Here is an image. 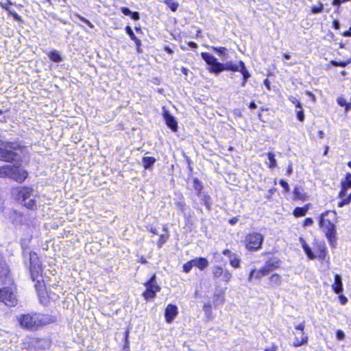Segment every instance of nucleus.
Wrapping results in <instances>:
<instances>
[{
	"mask_svg": "<svg viewBox=\"0 0 351 351\" xmlns=\"http://www.w3.org/2000/svg\"><path fill=\"white\" fill-rule=\"evenodd\" d=\"M18 320L21 327L36 330L40 327L49 324L54 322L53 317L47 314L41 313H28L19 317Z\"/></svg>",
	"mask_w": 351,
	"mask_h": 351,
	"instance_id": "nucleus-1",
	"label": "nucleus"
},
{
	"mask_svg": "<svg viewBox=\"0 0 351 351\" xmlns=\"http://www.w3.org/2000/svg\"><path fill=\"white\" fill-rule=\"evenodd\" d=\"M335 215V212L328 210L322 213L319 218V226L324 230L326 238L332 246H335L336 243V230L332 222Z\"/></svg>",
	"mask_w": 351,
	"mask_h": 351,
	"instance_id": "nucleus-2",
	"label": "nucleus"
},
{
	"mask_svg": "<svg viewBox=\"0 0 351 351\" xmlns=\"http://www.w3.org/2000/svg\"><path fill=\"white\" fill-rule=\"evenodd\" d=\"M29 259H30V273L31 276L33 281L36 280V283L35 284V287L38 291V295L40 297L43 293V290L41 287H43V281L40 280L38 277L42 274V268H41V263L39 258L37 256V254L34 252H31L29 254Z\"/></svg>",
	"mask_w": 351,
	"mask_h": 351,
	"instance_id": "nucleus-3",
	"label": "nucleus"
},
{
	"mask_svg": "<svg viewBox=\"0 0 351 351\" xmlns=\"http://www.w3.org/2000/svg\"><path fill=\"white\" fill-rule=\"evenodd\" d=\"M19 149V145L0 140V159L8 162L15 160L18 154L16 151Z\"/></svg>",
	"mask_w": 351,
	"mask_h": 351,
	"instance_id": "nucleus-4",
	"label": "nucleus"
},
{
	"mask_svg": "<svg viewBox=\"0 0 351 351\" xmlns=\"http://www.w3.org/2000/svg\"><path fill=\"white\" fill-rule=\"evenodd\" d=\"M339 197L342 199L338 203L339 207L348 204L351 202V174L346 176L344 181L341 182V190Z\"/></svg>",
	"mask_w": 351,
	"mask_h": 351,
	"instance_id": "nucleus-5",
	"label": "nucleus"
},
{
	"mask_svg": "<svg viewBox=\"0 0 351 351\" xmlns=\"http://www.w3.org/2000/svg\"><path fill=\"white\" fill-rule=\"evenodd\" d=\"M263 241V236L258 232H253L246 236V247L250 250H256L261 248Z\"/></svg>",
	"mask_w": 351,
	"mask_h": 351,
	"instance_id": "nucleus-6",
	"label": "nucleus"
},
{
	"mask_svg": "<svg viewBox=\"0 0 351 351\" xmlns=\"http://www.w3.org/2000/svg\"><path fill=\"white\" fill-rule=\"evenodd\" d=\"M201 56L202 59L209 66L208 71L210 73L217 75L220 73V68H221V63L219 62L214 56L210 54L209 53L203 52L201 53Z\"/></svg>",
	"mask_w": 351,
	"mask_h": 351,
	"instance_id": "nucleus-7",
	"label": "nucleus"
},
{
	"mask_svg": "<svg viewBox=\"0 0 351 351\" xmlns=\"http://www.w3.org/2000/svg\"><path fill=\"white\" fill-rule=\"evenodd\" d=\"M156 275L152 276L149 281L145 285L146 291L143 293V296L146 300L154 298L156 293L160 290V286L155 282Z\"/></svg>",
	"mask_w": 351,
	"mask_h": 351,
	"instance_id": "nucleus-8",
	"label": "nucleus"
},
{
	"mask_svg": "<svg viewBox=\"0 0 351 351\" xmlns=\"http://www.w3.org/2000/svg\"><path fill=\"white\" fill-rule=\"evenodd\" d=\"M0 301L10 306H14L17 302L14 293L8 288L0 289Z\"/></svg>",
	"mask_w": 351,
	"mask_h": 351,
	"instance_id": "nucleus-9",
	"label": "nucleus"
},
{
	"mask_svg": "<svg viewBox=\"0 0 351 351\" xmlns=\"http://www.w3.org/2000/svg\"><path fill=\"white\" fill-rule=\"evenodd\" d=\"M11 178L15 180L18 182H23L27 177V172L25 169L19 167L12 165Z\"/></svg>",
	"mask_w": 351,
	"mask_h": 351,
	"instance_id": "nucleus-10",
	"label": "nucleus"
},
{
	"mask_svg": "<svg viewBox=\"0 0 351 351\" xmlns=\"http://www.w3.org/2000/svg\"><path fill=\"white\" fill-rule=\"evenodd\" d=\"M269 273V269L268 267H262L260 269H252L249 275L248 280L252 282L254 280H259L264 276L267 275Z\"/></svg>",
	"mask_w": 351,
	"mask_h": 351,
	"instance_id": "nucleus-11",
	"label": "nucleus"
},
{
	"mask_svg": "<svg viewBox=\"0 0 351 351\" xmlns=\"http://www.w3.org/2000/svg\"><path fill=\"white\" fill-rule=\"evenodd\" d=\"M178 311L176 306L168 304L165 308V317L167 323H171L178 315Z\"/></svg>",
	"mask_w": 351,
	"mask_h": 351,
	"instance_id": "nucleus-12",
	"label": "nucleus"
},
{
	"mask_svg": "<svg viewBox=\"0 0 351 351\" xmlns=\"http://www.w3.org/2000/svg\"><path fill=\"white\" fill-rule=\"evenodd\" d=\"M163 117L168 127L170 128L173 132H176L178 130V123L175 117H173L169 113V112L165 108H163Z\"/></svg>",
	"mask_w": 351,
	"mask_h": 351,
	"instance_id": "nucleus-13",
	"label": "nucleus"
},
{
	"mask_svg": "<svg viewBox=\"0 0 351 351\" xmlns=\"http://www.w3.org/2000/svg\"><path fill=\"white\" fill-rule=\"evenodd\" d=\"M241 61H239L237 62H233L232 61L226 62L224 64L221 63V68H220V73L223 71H240L241 69V64H240Z\"/></svg>",
	"mask_w": 351,
	"mask_h": 351,
	"instance_id": "nucleus-14",
	"label": "nucleus"
},
{
	"mask_svg": "<svg viewBox=\"0 0 351 351\" xmlns=\"http://www.w3.org/2000/svg\"><path fill=\"white\" fill-rule=\"evenodd\" d=\"M33 191L34 190L32 188H21L18 192V199L21 201V203L25 200H27L32 196Z\"/></svg>",
	"mask_w": 351,
	"mask_h": 351,
	"instance_id": "nucleus-15",
	"label": "nucleus"
},
{
	"mask_svg": "<svg viewBox=\"0 0 351 351\" xmlns=\"http://www.w3.org/2000/svg\"><path fill=\"white\" fill-rule=\"evenodd\" d=\"M314 253L316 255V258L324 259L326 254V247L325 244L323 242L315 243Z\"/></svg>",
	"mask_w": 351,
	"mask_h": 351,
	"instance_id": "nucleus-16",
	"label": "nucleus"
},
{
	"mask_svg": "<svg viewBox=\"0 0 351 351\" xmlns=\"http://www.w3.org/2000/svg\"><path fill=\"white\" fill-rule=\"evenodd\" d=\"M299 241L307 257L311 260L315 259L316 258V255L314 253V251H313L310 246L306 243L303 237H300Z\"/></svg>",
	"mask_w": 351,
	"mask_h": 351,
	"instance_id": "nucleus-17",
	"label": "nucleus"
},
{
	"mask_svg": "<svg viewBox=\"0 0 351 351\" xmlns=\"http://www.w3.org/2000/svg\"><path fill=\"white\" fill-rule=\"evenodd\" d=\"M192 263H193V266L199 269L200 270H204L208 266V261L206 258L199 257L195 258L192 260Z\"/></svg>",
	"mask_w": 351,
	"mask_h": 351,
	"instance_id": "nucleus-18",
	"label": "nucleus"
},
{
	"mask_svg": "<svg viewBox=\"0 0 351 351\" xmlns=\"http://www.w3.org/2000/svg\"><path fill=\"white\" fill-rule=\"evenodd\" d=\"M308 337L304 335V332H300L296 335L295 341L293 342V346L298 347L307 343Z\"/></svg>",
	"mask_w": 351,
	"mask_h": 351,
	"instance_id": "nucleus-19",
	"label": "nucleus"
},
{
	"mask_svg": "<svg viewBox=\"0 0 351 351\" xmlns=\"http://www.w3.org/2000/svg\"><path fill=\"white\" fill-rule=\"evenodd\" d=\"M332 289L333 291L337 294L340 293L343 290L341 278L338 274L335 276V282L332 285Z\"/></svg>",
	"mask_w": 351,
	"mask_h": 351,
	"instance_id": "nucleus-20",
	"label": "nucleus"
},
{
	"mask_svg": "<svg viewBox=\"0 0 351 351\" xmlns=\"http://www.w3.org/2000/svg\"><path fill=\"white\" fill-rule=\"evenodd\" d=\"M293 195L295 199L306 201L308 198L306 194L304 192V190L300 187H295L294 189Z\"/></svg>",
	"mask_w": 351,
	"mask_h": 351,
	"instance_id": "nucleus-21",
	"label": "nucleus"
},
{
	"mask_svg": "<svg viewBox=\"0 0 351 351\" xmlns=\"http://www.w3.org/2000/svg\"><path fill=\"white\" fill-rule=\"evenodd\" d=\"M240 64H241V69L239 71L243 75V82L241 83V86L244 87L245 86V84L247 82V80L250 77V74L247 70L245 65L243 62H241Z\"/></svg>",
	"mask_w": 351,
	"mask_h": 351,
	"instance_id": "nucleus-22",
	"label": "nucleus"
},
{
	"mask_svg": "<svg viewBox=\"0 0 351 351\" xmlns=\"http://www.w3.org/2000/svg\"><path fill=\"white\" fill-rule=\"evenodd\" d=\"M309 208V204L306 205L304 207H297L293 210V215L296 217L304 216Z\"/></svg>",
	"mask_w": 351,
	"mask_h": 351,
	"instance_id": "nucleus-23",
	"label": "nucleus"
},
{
	"mask_svg": "<svg viewBox=\"0 0 351 351\" xmlns=\"http://www.w3.org/2000/svg\"><path fill=\"white\" fill-rule=\"evenodd\" d=\"M48 57L55 62H60L62 60L61 54L56 50L49 51L48 53Z\"/></svg>",
	"mask_w": 351,
	"mask_h": 351,
	"instance_id": "nucleus-24",
	"label": "nucleus"
},
{
	"mask_svg": "<svg viewBox=\"0 0 351 351\" xmlns=\"http://www.w3.org/2000/svg\"><path fill=\"white\" fill-rule=\"evenodd\" d=\"M12 165H8L0 167V177H10L12 175Z\"/></svg>",
	"mask_w": 351,
	"mask_h": 351,
	"instance_id": "nucleus-25",
	"label": "nucleus"
},
{
	"mask_svg": "<svg viewBox=\"0 0 351 351\" xmlns=\"http://www.w3.org/2000/svg\"><path fill=\"white\" fill-rule=\"evenodd\" d=\"M229 259L230 264L232 267L239 268L240 267L241 259L237 254H233L232 255L230 256Z\"/></svg>",
	"mask_w": 351,
	"mask_h": 351,
	"instance_id": "nucleus-26",
	"label": "nucleus"
},
{
	"mask_svg": "<svg viewBox=\"0 0 351 351\" xmlns=\"http://www.w3.org/2000/svg\"><path fill=\"white\" fill-rule=\"evenodd\" d=\"M21 204L27 208L35 209L37 207V202L34 198H29L27 200L24 201Z\"/></svg>",
	"mask_w": 351,
	"mask_h": 351,
	"instance_id": "nucleus-27",
	"label": "nucleus"
},
{
	"mask_svg": "<svg viewBox=\"0 0 351 351\" xmlns=\"http://www.w3.org/2000/svg\"><path fill=\"white\" fill-rule=\"evenodd\" d=\"M156 159L154 157L145 156L143 158V165L145 169H149L154 162Z\"/></svg>",
	"mask_w": 351,
	"mask_h": 351,
	"instance_id": "nucleus-28",
	"label": "nucleus"
},
{
	"mask_svg": "<svg viewBox=\"0 0 351 351\" xmlns=\"http://www.w3.org/2000/svg\"><path fill=\"white\" fill-rule=\"evenodd\" d=\"M225 269H223L221 266H215L213 267V277L216 279L219 278L222 274L223 271H224Z\"/></svg>",
	"mask_w": 351,
	"mask_h": 351,
	"instance_id": "nucleus-29",
	"label": "nucleus"
},
{
	"mask_svg": "<svg viewBox=\"0 0 351 351\" xmlns=\"http://www.w3.org/2000/svg\"><path fill=\"white\" fill-rule=\"evenodd\" d=\"M211 49L217 53L219 56H222V60H225L227 58L226 54V48L225 47H211Z\"/></svg>",
	"mask_w": 351,
	"mask_h": 351,
	"instance_id": "nucleus-30",
	"label": "nucleus"
},
{
	"mask_svg": "<svg viewBox=\"0 0 351 351\" xmlns=\"http://www.w3.org/2000/svg\"><path fill=\"white\" fill-rule=\"evenodd\" d=\"M221 277V280L223 282H224L225 283L228 284L231 280V279L232 278V274L228 269H225L224 271H223V274Z\"/></svg>",
	"mask_w": 351,
	"mask_h": 351,
	"instance_id": "nucleus-31",
	"label": "nucleus"
},
{
	"mask_svg": "<svg viewBox=\"0 0 351 351\" xmlns=\"http://www.w3.org/2000/svg\"><path fill=\"white\" fill-rule=\"evenodd\" d=\"M280 267V261L278 260H273L270 261L265 267H268L269 269V272L272 270L277 269Z\"/></svg>",
	"mask_w": 351,
	"mask_h": 351,
	"instance_id": "nucleus-32",
	"label": "nucleus"
},
{
	"mask_svg": "<svg viewBox=\"0 0 351 351\" xmlns=\"http://www.w3.org/2000/svg\"><path fill=\"white\" fill-rule=\"evenodd\" d=\"M165 3L173 12L176 11L179 6L178 2L174 0H165Z\"/></svg>",
	"mask_w": 351,
	"mask_h": 351,
	"instance_id": "nucleus-33",
	"label": "nucleus"
},
{
	"mask_svg": "<svg viewBox=\"0 0 351 351\" xmlns=\"http://www.w3.org/2000/svg\"><path fill=\"white\" fill-rule=\"evenodd\" d=\"M274 157L275 156L273 153L269 152L267 154V158L269 160L268 167L270 169H273L276 166V160Z\"/></svg>",
	"mask_w": 351,
	"mask_h": 351,
	"instance_id": "nucleus-34",
	"label": "nucleus"
},
{
	"mask_svg": "<svg viewBox=\"0 0 351 351\" xmlns=\"http://www.w3.org/2000/svg\"><path fill=\"white\" fill-rule=\"evenodd\" d=\"M269 280L271 284L280 285L281 282V276L277 274H275L271 276Z\"/></svg>",
	"mask_w": 351,
	"mask_h": 351,
	"instance_id": "nucleus-35",
	"label": "nucleus"
},
{
	"mask_svg": "<svg viewBox=\"0 0 351 351\" xmlns=\"http://www.w3.org/2000/svg\"><path fill=\"white\" fill-rule=\"evenodd\" d=\"M204 310L205 311V314L207 317L209 319L212 318V312H211V304L209 303L205 304L204 305Z\"/></svg>",
	"mask_w": 351,
	"mask_h": 351,
	"instance_id": "nucleus-36",
	"label": "nucleus"
},
{
	"mask_svg": "<svg viewBox=\"0 0 351 351\" xmlns=\"http://www.w3.org/2000/svg\"><path fill=\"white\" fill-rule=\"evenodd\" d=\"M193 263H192V260L190 261H188L183 265V271L185 273H189L191 269L193 268Z\"/></svg>",
	"mask_w": 351,
	"mask_h": 351,
	"instance_id": "nucleus-37",
	"label": "nucleus"
},
{
	"mask_svg": "<svg viewBox=\"0 0 351 351\" xmlns=\"http://www.w3.org/2000/svg\"><path fill=\"white\" fill-rule=\"evenodd\" d=\"M323 10V5L319 3L318 5L313 6L311 8V12L313 14H317L322 12Z\"/></svg>",
	"mask_w": 351,
	"mask_h": 351,
	"instance_id": "nucleus-38",
	"label": "nucleus"
},
{
	"mask_svg": "<svg viewBox=\"0 0 351 351\" xmlns=\"http://www.w3.org/2000/svg\"><path fill=\"white\" fill-rule=\"evenodd\" d=\"M12 4V3L10 0H7V1L5 3L0 2V5L2 7V8L7 10L8 12H10V11H11V10L10 9V5Z\"/></svg>",
	"mask_w": 351,
	"mask_h": 351,
	"instance_id": "nucleus-39",
	"label": "nucleus"
},
{
	"mask_svg": "<svg viewBox=\"0 0 351 351\" xmlns=\"http://www.w3.org/2000/svg\"><path fill=\"white\" fill-rule=\"evenodd\" d=\"M125 31L132 40H136V38L137 37L134 35L132 28L130 26L126 27Z\"/></svg>",
	"mask_w": 351,
	"mask_h": 351,
	"instance_id": "nucleus-40",
	"label": "nucleus"
},
{
	"mask_svg": "<svg viewBox=\"0 0 351 351\" xmlns=\"http://www.w3.org/2000/svg\"><path fill=\"white\" fill-rule=\"evenodd\" d=\"M193 183H194L193 187L195 189V191L199 192L202 189V185H201L200 182L198 181V180L197 178H195L193 180Z\"/></svg>",
	"mask_w": 351,
	"mask_h": 351,
	"instance_id": "nucleus-41",
	"label": "nucleus"
},
{
	"mask_svg": "<svg viewBox=\"0 0 351 351\" xmlns=\"http://www.w3.org/2000/svg\"><path fill=\"white\" fill-rule=\"evenodd\" d=\"M296 113H297V117L298 119L300 121H303L304 119V112H303V110L302 109H300L298 110H296Z\"/></svg>",
	"mask_w": 351,
	"mask_h": 351,
	"instance_id": "nucleus-42",
	"label": "nucleus"
},
{
	"mask_svg": "<svg viewBox=\"0 0 351 351\" xmlns=\"http://www.w3.org/2000/svg\"><path fill=\"white\" fill-rule=\"evenodd\" d=\"M313 223V220L311 218H306L304 221L303 226L304 227L311 226Z\"/></svg>",
	"mask_w": 351,
	"mask_h": 351,
	"instance_id": "nucleus-43",
	"label": "nucleus"
},
{
	"mask_svg": "<svg viewBox=\"0 0 351 351\" xmlns=\"http://www.w3.org/2000/svg\"><path fill=\"white\" fill-rule=\"evenodd\" d=\"M336 335H337V338L338 339H339V340H343L344 339V337H345L344 332L342 330H338L337 331Z\"/></svg>",
	"mask_w": 351,
	"mask_h": 351,
	"instance_id": "nucleus-44",
	"label": "nucleus"
},
{
	"mask_svg": "<svg viewBox=\"0 0 351 351\" xmlns=\"http://www.w3.org/2000/svg\"><path fill=\"white\" fill-rule=\"evenodd\" d=\"M9 13L14 17V19L16 21H21V17L17 13H16L15 12H14L12 10L10 11Z\"/></svg>",
	"mask_w": 351,
	"mask_h": 351,
	"instance_id": "nucleus-45",
	"label": "nucleus"
},
{
	"mask_svg": "<svg viewBox=\"0 0 351 351\" xmlns=\"http://www.w3.org/2000/svg\"><path fill=\"white\" fill-rule=\"evenodd\" d=\"M337 102H338V104H339L341 106H346V107L348 106L347 101H346V100L345 99H343V98H341V97L339 98V99H337Z\"/></svg>",
	"mask_w": 351,
	"mask_h": 351,
	"instance_id": "nucleus-46",
	"label": "nucleus"
},
{
	"mask_svg": "<svg viewBox=\"0 0 351 351\" xmlns=\"http://www.w3.org/2000/svg\"><path fill=\"white\" fill-rule=\"evenodd\" d=\"M167 237L165 235H161L160 239L158 242V245L159 247H161L162 245L166 241Z\"/></svg>",
	"mask_w": 351,
	"mask_h": 351,
	"instance_id": "nucleus-47",
	"label": "nucleus"
},
{
	"mask_svg": "<svg viewBox=\"0 0 351 351\" xmlns=\"http://www.w3.org/2000/svg\"><path fill=\"white\" fill-rule=\"evenodd\" d=\"M280 185L285 189L286 191H289V184L287 182H285V180H280Z\"/></svg>",
	"mask_w": 351,
	"mask_h": 351,
	"instance_id": "nucleus-48",
	"label": "nucleus"
},
{
	"mask_svg": "<svg viewBox=\"0 0 351 351\" xmlns=\"http://www.w3.org/2000/svg\"><path fill=\"white\" fill-rule=\"evenodd\" d=\"M304 327H305L304 323L302 322V323H300V324L296 325L295 326V328L296 330H300L301 332H303Z\"/></svg>",
	"mask_w": 351,
	"mask_h": 351,
	"instance_id": "nucleus-49",
	"label": "nucleus"
},
{
	"mask_svg": "<svg viewBox=\"0 0 351 351\" xmlns=\"http://www.w3.org/2000/svg\"><path fill=\"white\" fill-rule=\"evenodd\" d=\"M332 64L334 66H342V67H344V66H346L348 64V63L346 62H335V61H332Z\"/></svg>",
	"mask_w": 351,
	"mask_h": 351,
	"instance_id": "nucleus-50",
	"label": "nucleus"
},
{
	"mask_svg": "<svg viewBox=\"0 0 351 351\" xmlns=\"http://www.w3.org/2000/svg\"><path fill=\"white\" fill-rule=\"evenodd\" d=\"M339 301L341 302V304L344 305L347 303L348 302V299L346 297L341 295L339 296Z\"/></svg>",
	"mask_w": 351,
	"mask_h": 351,
	"instance_id": "nucleus-51",
	"label": "nucleus"
},
{
	"mask_svg": "<svg viewBox=\"0 0 351 351\" xmlns=\"http://www.w3.org/2000/svg\"><path fill=\"white\" fill-rule=\"evenodd\" d=\"M121 12L123 14L125 15H127V16H130L131 14H132V11H130L128 8H121Z\"/></svg>",
	"mask_w": 351,
	"mask_h": 351,
	"instance_id": "nucleus-52",
	"label": "nucleus"
},
{
	"mask_svg": "<svg viewBox=\"0 0 351 351\" xmlns=\"http://www.w3.org/2000/svg\"><path fill=\"white\" fill-rule=\"evenodd\" d=\"M278 348L277 346L275 345L269 346L267 348H265V351H277Z\"/></svg>",
	"mask_w": 351,
	"mask_h": 351,
	"instance_id": "nucleus-53",
	"label": "nucleus"
},
{
	"mask_svg": "<svg viewBox=\"0 0 351 351\" xmlns=\"http://www.w3.org/2000/svg\"><path fill=\"white\" fill-rule=\"evenodd\" d=\"M130 16H131L132 19L135 21H137L139 19V14L136 12H132V14Z\"/></svg>",
	"mask_w": 351,
	"mask_h": 351,
	"instance_id": "nucleus-54",
	"label": "nucleus"
},
{
	"mask_svg": "<svg viewBox=\"0 0 351 351\" xmlns=\"http://www.w3.org/2000/svg\"><path fill=\"white\" fill-rule=\"evenodd\" d=\"M80 19L84 23H86L90 27L93 28V25L89 21H88L84 17H80Z\"/></svg>",
	"mask_w": 351,
	"mask_h": 351,
	"instance_id": "nucleus-55",
	"label": "nucleus"
},
{
	"mask_svg": "<svg viewBox=\"0 0 351 351\" xmlns=\"http://www.w3.org/2000/svg\"><path fill=\"white\" fill-rule=\"evenodd\" d=\"M234 253H232L229 250H224L223 251V254H224L225 256H228V258L230 257L231 255H232Z\"/></svg>",
	"mask_w": 351,
	"mask_h": 351,
	"instance_id": "nucleus-56",
	"label": "nucleus"
},
{
	"mask_svg": "<svg viewBox=\"0 0 351 351\" xmlns=\"http://www.w3.org/2000/svg\"><path fill=\"white\" fill-rule=\"evenodd\" d=\"M289 101H290L292 104H293L294 105H295V104L299 101H298L295 97H292V96H291V97H290L289 98Z\"/></svg>",
	"mask_w": 351,
	"mask_h": 351,
	"instance_id": "nucleus-57",
	"label": "nucleus"
},
{
	"mask_svg": "<svg viewBox=\"0 0 351 351\" xmlns=\"http://www.w3.org/2000/svg\"><path fill=\"white\" fill-rule=\"evenodd\" d=\"M264 84L265 85V86L267 87V88L268 90H270L271 89V87H270V82L269 81L267 80V79H265L264 80Z\"/></svg>",
	"mask_w": 351,
	"mask_h": 351,
	"instance_id": "nucleus-58",
	"label": "nucleus"
},
{
	"mask_svg": "<svg viewBox=\"0 0 351 351\" xmlns=\"http://www.w3.org/2000/svg\"><path fill=\"white\" fill-rule=\"evenodd\" d=\"M343 36L346 37L351 36V27L348 31L343 32Z\"/></svg>",
	"mask_w": 351,
	"mask_h": 351,
	"instance_id": "nucleus-59",
	"label": "nucleus"
},
{
	"mask_svg": "<svg viewBox=\"0 0 351 351\" xmlns=\"http://www.w3.org/2000/svg\"><path fill=\"white\" fill-rule=\"evenodd\" d=\"M333 26L336 29H339L340 28V24L337 21H333Z\"/></svg>",
	"mask_w": 351,
	"mask_h": 351,
	"instance_id": "nucleus-60",
	"label": "nucleus"
},
{
	"mask_svg": "<svg viewBox=\"0 0 351 351\" xmlns=\"http://www.w3.org/2000/svg\"><path fill=\"white\" fill-rule=\"evenodd\" d=\"M341 3H343V2L342 1V0H334V1H333V5H340Z\"/></svg>",
	"mask_w": 351,
	"mask_h": 351,
	"instance_id": "nucleus-61",
	"label": "nucleus"
},
{
	"mask_svg": "<svg viewBox=\"0 0 351 351\" xmlns=\"http://www.w3.org/2000/svg\"><path fill=\"white\" fill-rule=\"evenodd\" d=\"M133 40L135 42L136 47H141V41L138 38H136V40Z\"/></svg>",
	"mask_w": 351,
	"mask_h": 351,
	"instance_id": "nucleus-62",
	"label": "nucleus"
},
{
	"mask_svg": "<svg viewBox=\"0 0 351 351\" xmlns=\"http://www.w3.org/2000/svg\"><path fill=\"white\" fill-rule=\"evenodd\" d=\"M128 332H126V335H125V347H128V345H129V341H128Z\"/></svg>",
	"mask_w": 351,
	"mask_h": 351,
	"instance_id": "nucleus-63",
	"label": "nucleus"
},
{
	"mask_svg": "<svg viewBox=\"0 0 351 351\" xmlns=\"http://www.w3.org/2000/svg\"><path fill=\"white\" fill-rule=\"evenodd\" d=\"M250 108L251 109H255L256 108V104L254 102H251L250 104Z\"/></svg>",
	"mask_w": 351,
	"mask_h": 351,
	"instance_id": "nucleus-64",
	"label": "nucleus"
}]
</instances>
